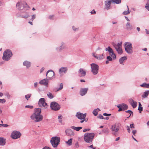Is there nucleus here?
<instances>
[{
	"label": "nucleus",
	"instance_id": "ea45409f",
	"mask_svg": "<svg viewBox=\"0 0 149 149\" xmlns=\"http://www.w3.org/2000/svg\"><path fill=\"white\" fill-rule=\"evenodd\" d=\"M47 95L50 98L52 99L53 98V96L52 94L51 93H49V94H47Z\"/></svg>",
	"mask_w": 149,
	"mask_h": 149
},
{
	"label": "nucleus",
	"instance_id": "0eeeda50",
	"mask_svg": "<svg viewBox=\"0 0 149 149\" xmlns=\"http://www.w3.org/2000/svg\"><path fill=\"white\" fill-rule=\"evenodd\" d=\"M91 72L94 75H96L97 74L99 70L98 66L94 63L91 64Z\"/></svg>",
	"mask_w": 149,
	"mask_h": 149
},
{
	"label": "nucleus",
	"instance_id": "e433bc0d",
	"mask_svg": "<svg viewBox=\"0 0 149 149\" xmlns=\"http://www.w3.org/2000/svg\"><path fill=\"white\" fill-rule=\"evenodd\" d=\"M127 8H128V10L127 11H124L123 13V14H124V15H127V14H128L130 13V12L129 10V9H128V6H127Z\"/></svg>",
	"mask_w": 149,
	"mask_h": 149
},
{
	"label": "nucleus",
	"instance_id": "6e6552de",
	"mask_svg": "<svg viewBox=\"0 0 149 149\" xmlns=\"http://www.w3.org/2000/svg\"><path fill=\"white\" fill-rule=\"evenodd\" d=\"M125 49L126 52L128 53H131L132 52V47L130 42H127L125 45Z\"/></svg>",
	"mask_w": 149,
	"mask_h": 149
},
{
	"label": "nucleus",
	"instance_id": "aec40b11",
	"mask_svg": "<svg viewBox=\"0 0 149 149\" xmlns=\"http://www.w3.org/2000/svg\"><path fill=\"white\" fill-rule=\"evenodd\" d=\"M129 102L133 108H134L136 107L137 106V102L134 101L132 99H129Z\"/></svg>",
	"mask_w": 149,
	"mask_h": 149
},
{
	"label": "nucleus",
	"instance_id": "c85d7f7f",
	"mask_svg": "<svg viewBox=\"0 0 149 149\" xmlns=\"http://www.w3.org/2000/svg\"><path fill=\"white\" fill-rule=\"evenodd\" d=\"M100 111V110L99 109L97 108L94 109L93 111V113L95 116H96L98 114V111Z\"/></svg>",
	"mask_w": 149,
	"mask_h": 149
},
{
	"label": "nucleus",
	"instance_id": "052dcab7",
	"mask_svg": "<svg viewBox=\"0 0 149 149\" xmlns=\"http://www.w3.org/2000/svg\"><path fill=\"white\" fill-rule=\"evenodd\" d=\"M62 118V116H58V118L59 119H61Z\"/></svg>",
	"mask_w": 149,
	"mask_h": 149
},
{
	"label": "nucleus",
	"instance_id": "79ce46f5",
	"mask_svg": "<svg viewBox=\"0 0 149 149\" xmlns=\"http://www.w3.org/2000/svg\"><path fill=\"white\" fill-rule=\"evenodd\" d=\"M6 101L4 99H0V102L2 103H4Z\"/></svg>",
	"mask_w": 149,
	"mask_h": 149
},
{
	"label": "nucleus",
	"instance_id": "dca6fc26",
	"mask_svg": "<svg viewBox=\"0 0 149 149\" xmlns=\"http://www.w3.org/2000/svg\"><path fill=\"white\" fill-rule=\"evenodd\" d=\"M88 88H81L79 92V94L81 96H83L86 95L87 91H88Z\"/></svg>",
	"mask_w": 149,
	"mask_h": 149
},
{
	"label": "nucleus",
	"instance_id": "8fccbe9b",
	"mask_svg": "<svg viewBox=\"0 0 149 149\" xmlns=\"http://www.w3.org/2000/svg\"><path fill=\"white\" fill-rule=\"evenodd\" d=\"M26 108H29L30 109H32L33 108V106L31 105H26L25 106Z\"/></svg>",
	"mask_w": 149,
	"mask_h": 149
},
{
	"label": "nucleus",
	"instance_id": "680f3d73",
	"mask_svg": "<svg viewBox=\"0 0 149 149\" xmlns=\"http://www.w3.org/2000/svg\"><path fill=\"white\" fill-rule=\"evenodd\" d=\"M4 127H7L8 126V125L7 124H3L2 125Z\"/></svg>",
	"mask_w": 149,
	"mask_h": 149
},
{
	"label": "nucleus",
	"instance_id": "864d4df0",
	"mask_svg": "<svg viewBox=\"0 0 149 149\" xmlns=\"http://www.w3.org/2000/svg\"><path fill=\"white\" fill-rule=\"evenodd\" d=\"M99 117V118L100 119H104L103 116L102 115H100Z\"/></svg>",
	"mask_w": 149,
	"mask_h": 149
},
{
	"label": "nucleus",
	"instance_id": "de8ad7c7",
	"mask_svg": "<svg viewBox=\"0 0 149 149\" xmlns=\"http://www.w3.org/2000/svg\"><path fill=\"white\" fill-rule=\"evenodd\" d=\"M36 18V15H33L32 16V17L31 20L33 21V20Z\"/></svg>",
	"mask_w": 149,
	"mask_h": 149
},
{
	"label": "nucleus",
	"instance_id": "13d9d810",
	"mask_svg": "<svg viewBox=\"0 0 149 149\" xmlns=\"http://www.w3.org/2000/svg\"><path fill=\"white\" fill-rule=\"evenodd\" d=\"M127 130L128 131V132L130 133V128L128 126H127Z\"/></svg>",
	"mask_w": 149,
	"mask_h": 149
},
{
	"label": "nucleus",
	"instance_id": "e2e57ef3",
	"mask_svg": "<svg viewBox=\"0 0 149 149\" xmlns=\"http://www.w3.org/2000/svg\"><path fill=\"white\" fill-rule=\"evenodd\" d=\"M34 86L36 87H37V83H35L34 84Z\"/></svg>",
	"mask_w": 149,
	"mask_h": 149
},
{
	"label": "nucleus",
	"instance_id": "20e7f679",
	"mask_svg": "<svg viewBox=\"0 0 149 149\" xmlns=\"http://www.w3.org/2000/svg\"><path fill=\"white\" fill-rule=\"evenodd\" d=\"M12 55L11 51L9 49H7L3 53V59L5 61H8L10 60Z\"/></svg>",
	"mask_w": 149,
	"mask_h": 149
},
{
	"label": "nucleus",
	"instance_id": "58836bf2",
	"mask_svg": "<svg viewBox=\"0 0 149 149\" xmlns=\"http://www.w3.org/2000/svg\"><path fill=\"white\" fill-rule=\"evenodd\" d=\"M29 17V15L28 13H26V14L25 15L22 16H21L22 17L24 18L25 19H26L28 18Z\"/></svg>",
	"mask_w": 149,
	"mask_h": 149
},
{
	"label": "nucleus",
	"instance_id": "bf43d9fd",
	"mask_svg": "<svg viewBox=\"0 0 149 149\" xmlns=\"http://www.w3.org/2000/svg\"><path fill=\"white\" fill-rule=\"evenodd\" d=\"M44 70V69L43 68H42L41 70H40V73H41Z\"/></svg>",
	"mask_w": 149,
	"mask_h": 149
},
{
	"label": "nucleus",
	"instance_id": "c9c22d12",
	"mask_svg": "<svg viewBox=\"0 0 149 149\" xmlns=\"http://www.w3.org/2000/svg\"><path fill=\"white\" fill-rule=\"evenodd\" d=\"M145 8L149 11V0H148L145 6Z\"/></svg>",
	"mask_w": 149,
	"mask_h": 149
},
{
	"label": "nucleus",
	"instance_id": "ddd939ff",
	"mask_svg": "<svg viewBox=\"0 0 149 149\" xmlns=\"http://www.w3.org/2000/svg\"><path fill=\"white\" fill-rule=\"evenodd\" d=\"M38 104L39 106L41 107L47 108V103L45 102V100L44 98H42L39 100Z\"/></svg>",
	"mask_w": 149,
	"mask_h": 149
},
{
	"label": "nucleus",
	"instance_id": "2eb2a0df",
	"mask_svg": "<svg viewBox=\"0 0 149 149\" xmlns=\"http://www.w3.org/2000/svg\"><path fill=\"white\" fill-rule=\"evenodd\" d=\"M76 116L79 119H84L86 116V113L83 114L80 113H77Z\"/></svg>",
	"mask_w": 149,
	"mask_h": 149
},
{
	"label": "nucleus",
	"instance_id": "1a4fd4ad",
	"mask_svg": "<svg viewBox=\"0 0 149 149\" xmlns=\"http://www.w3.org/2000/svg\"><path fill=\"white\" fill-rule=\"evenodd\" d=\"M21 136V133L17 131H14L12 133L10 137L13 139H16L19 138Z\"/></svg>",
	"mask_w": 149,
	"mask_h": 149
},
{
	"label": "nucleus",
	"instance_id": "774afa93",
	"mask_svg": "<svg viewBox=\"0 0 149 149\" xmlns=\"http://www.w3.org/2000/svg\"><path fill=\"white\" fill-rule=\"evenodd\" d=\"M119 139H120V138H119V137H118V138H117L115 140H116V141H118L119 140Z\"/></svg>",
	"mask_w": 149,
	"mask_h": 149
},
{
	"label": "nucleus",
	"instance_id": "f03ea898",
	"mask_svg": "<svg viewBox=\"0 0 149 149\" xmlns=\"http://www.w3.org/2000/svg\"><path fill=\"white\" fill-rule=\"evenodd\" d=\"M16 8L19 10H27L29 9V7L26 3L24 1H18L16 4Z\"/></svg>",
	"mask_w": 149,
	"mask_h": 149
},
{
	"label": "nucleus",
	"instance_id": "7ed1b4c3",
	"mask_svg": "<svg viewBox=\"0 0 149 149\" xmlns=\"http://www.w3.org/2000/svg\"><path fill=\"white\" fill-rule=\"evenodd\" d=\"M95 135L93 133H86L84 135V140L86 142L90 143L93 140Z\"/></svg>",
	"mask_w": 149,
	"mask_h": 149
},
{
	"label": "nucleus",
	"instance_id": "f8f14e48",
	"mask_svg": "<svg viewBox=\"0 0 149 149\" xmlns=\"http://www.w3.org/2000/svg\"><path fill=\"white\" fill-rule=\"evenodd\" d=\"M117 107L119 108L118 111H120L127 109L128 107L126 104L124 103L120 104L117 105Z\"/></svg>",
	"mask_w": 149,
	"mask_h": 149
},
{
	"label": "nucleus",
	"instance_id": "9b49d317",
	"mask_svg": "<svg viewBox=\"0 0 149 149\" xmlns=\"http://www.w3.org/2000/svg\"><path fill=\"white\" fill-rule=\"evenodd\" d=\"M113 45L118 54H122L123 52L121 48V43H118L117 44H113Z\"/></svg>",
	"mask_w": 149,
	"mask_h": 149
},
{
	"label": "nucleus",
	"instance_id": "603ef678",
	"mask_svg": "<svg viewBox=\"0 0 149 149\" xmlns=\"http://www.w3.org/2000/svg\"><path fill=\"white\" fill-rule=\"evenodd\" d=\"M103 115L104 116H111V114H107L106 113H103Z\"/></svg>",
	"mask_w": 149,
	"mask_h": 149
},
{
	"label": "nucleus",
	"instance_id": "49530a36",
	"mask_svg": "<svg viewBox=\"0 0 149 149\" xmlns=\"http://www.w3.org/2000/svg\"><path fill=\"white\" fill-rule=\"evenodd\" d=\"M126 112H127V113H130V116H129V117L130 116H131V113H132V114H133V112H132L130 111V110H128L127 111H125Z\"/></svg>",
	"mask_w": 149,
	"mask_h": 149
},
{
	"label": "nucleus",
	"instance_id": "37998d69",
	"mask_svg": "<svg viewBox=\"0 0 149 149\" xmlns=\"http://www.w3.org/2000/svg\"><path fill=\"white\" fill-rule=\"evenodd\" d=\"M130 127L132 129H134L135 127H134V124H130Z\"/></svg>",
	"mask_w": 149,
	"mask_h": 149
},
{
	"label": "nucleus",
	"instance_id": "69168bd1",
	"mask_svg": "<svg viewBox=\"0 0 149 149\" xmlns=\"http://www.w3.org/2000/svg\"><path fill=\"white\" fill-rule=\"evenodd\" d=\"M80 81L81 82H85V80L84 79H81Z\"/></svg>",
	"mask_w": 149,
	"mask_h": 149
},
{
	"label": "nucleus",
	"instance_id": "b1692460",
	"mask_svg": "<svg viewBox=\"0 0 149 149\" xmlns=\"http://www.w3.org/2000/svg\"><path fill=\"white\" fill-rule=\"evenodd\" d=\"M6 144V139L3 137H0V145L4 146Z\"/></svg>",
	"mask_w": 149,
	"mask_h": 149
},
{
	"label": "nucleus",
	"instance_id": "a211bd4d",
	"mask_svg": "<svg viewBox=\"0 0 149 149\" xmlns=\"http://www.w3.org/2000/svg\"><path fill=\"white\" fill-rule=\"evenodd\" d=\"M105 50L106 51H108L110 54H111L112 55H113V57L114 58H116V55L114 54L113 49L110 47H109L107 48H106L105 49Z\"/></svg>",
	"mask_w": 149,
	"mask_h": 149
},
{
	"label": "nucleus",
	"instance_id": "a19ab883",
	"mask_svg": "<svg viewBox=\"0 0 149 149\" xmlns=\"http://www.w3.org/2000/svg\"><path fill=\"white\" fill-rule=\"evenodd\" d=\"M103 131L105 133H108L109 132V130L108 128H105L104 129Z\"/></svg>",
	"mask_w": 149,
	"mask_h": 149
},
{
	"label": "nucleus",
	"instance_id": "c03bdc74",
	"mask_svg": "<svg viewBox=\"0 0 149 149\" xmlns=\"http://www.w3.org/2000/svg\"><path fill=\"white\" fill-rule=\"evenodd\" d=\"M138 110L139 111L140 113H141V112L143 110V107H139Z\"/></svg>",
	"mask_w": 149,
	"mask_h": 149
},
{
	"label": "nucleus",
	"instance_id": "4d7b16f0",
	"mask_svg": "<svg viewBox=\"0 0 149 149\" xmlns=\"http://www.w3.org/2000/svg\"><path fill=\"white\" fill-rule=\"evenodd\" d=\"M90 130V129H84L83 130V132H85L87 131H89Z\"/></svg>",
	"mask_w": 149,
	"mask_h": 149
},
{
	"label": "nucleus",
	"instance_id": "72a5a7b5",
	"mask_svg": "<svg viewBox=\"0 0 149 149\" xmlns=\"http://www.w3.org/2000/svg\"><path fill=\"white\" fill-rule=\"evenodd\" d=\"M127 59V58L124 56L120 58L119 60V62L120 64H122L123 63L124 60H126Z\"/></svg>",
	"mask_w": 149,
	"mask_h": 149
},
{
	"label": "nucleus",
	"instance_id": "cd10ccee",
	"mask_svg": "<svg viewBox=\"0 0 149 149\" xmlns=\"http://www.w3.org/2000/svg\"><path fill=\"white\" fill-rule=\"evenodd\" d=\"M71 127V128L77 131H79L80 130L82 129V127H76L74 126H72Z\"/></svg>",
	"mask_w": 149,
	"mask_h": 149
},
{
	"label": "nucleus",
	"instance_id": "3c124183",
	"mask_svg": "<svg viewBox=\"0 0 149 149\" xmlns=\"http://www.w3.org/2000/svg\"><path fill=\"white\" fill-rule=\"evenodd\" d=\"M74 146L76 148H78L79 147V146L78 142H77L75 143Z\"/></svg>",
	"mask_w": 149,
	"mask_h": 149
},
{
	"label": "nucleus",
	"instance_id": "338daca9",
	"mask_svg": "<svg viewBox=\"0 0 149 149\" xmlns=\"http://www.w3.org/2000/svg\"><path fill=\"white\" fill-rule=\"evenodd\" d=\"M53 17V15H51V16H50L49 17V18L50 19H51Z\"/></svg>",
	"mask_w": 149,
	"mask_h": 149
},
{
	"label": "nucleus",
	"instance_id": "09e8293b",
	"mask_svg": "<svg viewBox=\"0 0 149 149\" xmlns=\"http://www.w3.org/2000/svg\"><path fill=\"white\" fill-rule=\"evenodd\" d=\"M107 60L109 61H111L112 60V58L110 56H108L107 57Z\"/></svg>",
	"mask_w": 149,
	"mask_h": 149
},
{
	"label": "nucleus",
	"instance_id": "7c9ffc66",
	"mask_svg": "<svg viewBox=\"0 0 149 149\" xmlns=\"http://www.w3.org/2000/svg\"><path fill=\"white\" fill-rule=\"evenodd\" d=\"M72 139L71 138L68 141H65L66 143L68 146H70L72 145Z\"/></svg>",
	"mask_w": 149,
	"mask_h": 149
},
{
	"label": "nucleus",
	"instance_id": "f257e3e1",
	"mask_svg": "<svg viewBox=\"0 0 149 149\" xmlns=\"http://www.w3.org/2000/svg\"><path fill=\"white\" fill-rule=\"evenodd\" d=\"M41 110L37 108L34 110V112L31 116V118L35 122H38L41 121L43 118V116L41 115Z\"/></svg>",
	"mask_w": 149,
	"mask_h": 149
},
{
	"label": "nucleus",
	"instance_id": "39448f33",
	"mask_svg": "<svg viewBox=\"0 0 149 149\" xmlns=\"http://www.w3.org/2000/svg\"><path fill=\"white\" fill-rule=\"evenodd\" d=\"M120 126L121 124L119 123H116L114 125H113L111 128L113 134L114 135H116Z\"/></svg>",
	"mask_w": 149,
	"mask_h": 149
},
{
	"label": "nucleus",
	"instance_id": "4be33fe9",
	"mask_svg": "<svg viewBox=\"0 0 149 149\" xmlns=\"http://www.w3.org/2000/svg\"><path fill=\"white\" fill-rule=\"evenodd\" d=\"M112 2L111 0L107 1L105 2V5L106 8L107 9H109L110 8V5Z\"/></svg>",
	"mask_w": 149,
	"mask_h": 149
},
{
	"label": "nucleus",
	"instance_id": "bb28decb",
	"mask_svg": "<svg viewBox=\"0 0 149 149\" xmlns=\"http://www.w3.org/2000/svg\"><path fill=\"white\" fill-rule=\"evenodd\" d=\"M23 64L24 65L26 66L27 68L30 67L31 65L30 63L27 61H25Z\"/></svg>",
	"mask_w": 149,
	"mask_h": 149
},
{
	"label": "nucleus",
	"instance_id": "0e129e2a",
	"mask_svg": "<svg viewBox=\"0 0 149 149\" xmlns=\"http://www.w3.org/2000/svg\"><path fill=\"white\" fill-rule=\"evenodd\" d=\"M146 33L147 34H149V31H148L147 29H146Z\"/></svg>",
	"mask_w": 149,
	"mask_h": 149
},
{
	"label": "nucleus",
	"instance_id": "c756f323",
	"mask_svg": "<svg viewBox=\"0 0 149 149\" xmlns=\"http://www.w3.org/2000/svg\"><path fill=\"white\" fill-rule=\"evenodd\" d=\"M112 3L114 4H119L121 2V0H111Z\"/></svg>",
	"mask_w": 149,
	"mask_h": 149
},
{
	"label": "nucleus",
	"instance_id": "6e6d98bb",
	"mask_svg": "<svg viewBox=\"0 0 149 149\" xmlns=\"http://www.w3.org/2000/svg\"><path fill=\"white\" fill-rule=\"evenodd\" d=\"M42 149H50V148L49 147L46 146L43 148Z\"/></svg>",
	"mask_w": 149,
	"mask_h": 149
},
{
	"label": "nucleus",
	"instance_id": "6ab92c4d",
	"mask_svg": "<svg viewBox=\"0 0 149 149\" xmlns=\"http://www.w3.org/2000/svg\"><path fill=\"white\" fill-rule=\"evenodd\" d=\"M103 54V53H102V54H93V55L94 57L98 59H101L104 58Z\"/></svg>",
	"mask_w": 149,
	"mask_h": 149
},
{
	"label": "nucleus",
	"instance_id": "f704fd0d",
	"mask_svg": "<svg viewBox=\"0 0 149 149\" xmlns=\"http://www.w3.org/2000/svg\"><path fill=\"white\" fill-rule=\"evenodd\" d=\"M141 87H145L147 88H149V84H147L145 83H143L141 85Z\"/></svg>",
	"mask_w": 149,
	"mask_h": 149
},
{
	"label": "nucleus",
	"instance_id": "9d476101",
	"mask_svg": "<svg viewBox=\"0 0 149 149\" xmlns=\"http://www.w3.org/2000/svg\"><path fill=\"white\" fill-rule=\"evenodd\" d=\"M50 107L52 110L55 111L59 110L60 108L59 105L55 102H52L51 103Z\"/></svg>",
	"mask_w": 149,
	"mask_h": 149
},
{
	"label": "nucleus",
	"instance_id": "4c0bfd02",
	"mask_svg": "<svg viewBox=\"0 0 149 149\" xmlns=\"http://www.w3.org/2000/svg\"><path fill=\"white\" fill-rule=\"evenodd\" d=\"M31 94H28L26 95H25V97L26 99L28 100L31 97Z\"/></svg>",
	"mask_w": 149,
	"mask_h": 149
},
{
	"label": "nucleus",
	"instance_id": "f3484780",
	"mask_svg": "<svg viewBox=\"0 0 149 149\" xmlns=\"http://www.w3.org/2000/svg\"><path fill=\"white\" fill-rule=\"evenodd\" d=\"M86 72L83 69L81 68L79 70L78 73L80 77H84L86 75Z\"/></svg>",
	"mask_w": 149,
	"mask_h": 149
},
{
	"label": "nucleus",
	"instance_id": "2f4dec72",
	"mask_svg": "<svg viewBox=\"0 0 149 149\" xmlns=\"http://www.w3.org/2000/svg\"><path fill=\"white\" fill-rule=\"evenodd\" d=\"M149 94V91H147L144 93L142 95L143 97H147Z\"/></svg>",
	"mask_w": 149,
	"mask_h": 149
},
{
	"label": "nucleus",
	"instance_id": "393cba45",
	"mask_svg": "<svg viewBox=\"0 0 149 149\" xmlns=\"http://www.w3.org/2000/svg\"><path fill=\"white\" fill-rule=\"evenodd\" d=\"M66 133L67 135L72 136L73 135V133L71 130H68L66 131Z\"/></svg>",
	"mask_w": 149,
	"mask_h": 149
},
{
	"label": "nucleus",
	"instance_id": "a18cd8bd",
	"mask_svg": "<svg viewBox=\"0 0 149 149\" xmlns=\"http://www.w3.org/2000/svg\"><path fill=\"white\" fill-rule=\"evenodd\" d=\"M132 132V133L133 134L134 136H136L135 134H136V133L137 132L136 130H133Z\"/></svg>",
	"mask_w": 149,
	"mask_h": 149
},
{
	"label": "nucleus",
	"instance_id": "423d86ee",
	"mask_svg": "<svg viewBox=\"0 0 149 149\" xmlns=\"http://www.w3.org/2000/svg\"><path fill=\"white\" fill-rule=\"evenodd\" d=\"M50 142L53 147H56L59 143L60 138L57 137H52L51 139Z\"/></svg>",
	"mask_w": 149,
	"mask_h": 149
},
{
	"label": "nucleus",
	"instance_id": "5fc2aeb1",
	"mask_svg": "<svg viewBox=\"0 0 149 149\" xmlns=\"http://www.w3.org/2000/svg\"><path fill=\"white\" fill-rule=\"evenodd\" d=\"M96 13L95 11L94 10H93L91 12V14H95Z\"/></svg>",
	"mask_w": 149,
	"mask_h": 149
},
{
	"label": "nucleus",
	"instance_id": "a878e982",
	"mask_svg": "<svg viewBox=\"0 0 149 149\" xmlns=\"http://www.w3.org/2000/svg\"><path fill=\"white\" fill-rule=\"evenodd\" d=\"M126 28L128 30H131L132 29V26L129 22H127L126 25Z\"/></svg>",
	"mask_w": 149,
	"mask_h": 149
},
{
	"label": "nucleus",
	"instance_id": "473e14b6",
	"mask_svg": "<svg viewBox=\"0 0 149 149\" xmlns=\"http://www.w3.org/2000/svg\"><path fill=\"white\" fill-rule=\"evenodd\" d=\"M63 88V85L62 83H61L60 85V87L59 88H56L55 89V91H58L60 90H61Z\"/></svg>",
	"mask_w": 149,
	"mask_h": 149
},
{
	"label": "nucleus",
	"instance_id": "412c9836",
	"mask_svg": "<svg viewBox=\"0 0 149 149\" xmlns=\"http://www.w3.org/2000/svg\"><path fill=\"white\" fill-rule=\"evenodd\" d=\"M39 83L41 84H43L45 86H48V80L47 79H44L40 81Z\"/></svg>",
	"mask_w": 149,
	"mask_h": 149
},
{
	"label": "nucleus",
	"instance_id": "4468645a",
	"mask_svg": "<svg viewBox=\"0 0 149 149\" xmlns=\"http://www.w3.org/2000/svg\"><path fill=\"white\" fill-rule=\"evenodd\" d=\"M54 72L52 70H48L46 74L47 77L51 79L54 77Z\"/></svg>",
	"mask_w": 149,
	"mask_h": 149
},
{
	"label": "nucleus",
	"instance_id": "5701e85b",
	"mask_svg": "<svg viewBox=\"0 0 149 149\" xmlns=\"http://www.w3.org/2000/svg\"><path fill=\"white\" fill-rule=\"evenodd\" d=\"M67 70V68L65 67L61 68L59 70V73L61 74L63 73H65Z\"/></svg>",
	"mask_w": 149,
	"mask_h": 149
}]
</instances>
